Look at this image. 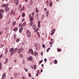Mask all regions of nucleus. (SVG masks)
Listing matches in <instances>:
<instances>
[{"mask_svg":"<svg viewBox=\"0 0 79 79\" xmlns=\"http://www.w3.org/2000/svg\"><path fill=\"white\" fill-rule=\"evenodd\" d=\"M17 50H18V48H16L15 49L13 48H11L10 49L9 51L10 52L11 56H12V55H13L14 54L16 53L17 52Z\"/></svg>","mask_w":79,"mask_h":79,"instance_id":"1","label":"nucleus"},{"mask_svg":"<svg viewBox=\"0 0 79 79\" xmlns=\"http://www.w3.org/2000/svg\"><path fill=\"white\" fill-rule=\"evenodd\" d=\"M26 34L28 37H31V31H30L27 30L26 31Z\"/></svg>","mask_w":79,"mask_h":79,"instance_id":"2","label":"nucleus"},{"mask_svg":"<svg viewBox=\"0 0 79 79\" xmlns=\"http://www.w3.org/2000/svg\"><path fill=\"white\" fill-rule=\"evenodd\" d=\"M9 6V4H3L2 5V7H4V8H5L6 7V6Z\"/></svg>","mask_w":79,"mask_h":79,"instance_id":"3","label":"nucleus"},{"mask_svg":"<svg viewBox=\"0 0 79 79\" xmlns=\"http://www.w3.org/2000/svg\"><path fill=\"white\" fill-rule=\"evenodd\" d=\"M6 77V73H5L3 74L1 79H4Z\"/></svg>","mask_w":79,"mask_h":79,"instance_id":"4","label":"nucleus"},{"mask_svg":"<svg viewBox=\"0 0 79 79\" xmlns=\"http://www.w3.org/2000/svg\"><path fill=\"white\" fill-rule=\"evenodd\" d=\"M33 59H32V57L30 56L28 58V60L29 61H32Z\"/></svg>","mask_w":79,"mask_h":79,"instance_id":"5","label":"nucleus"},{"mask_svg":"<svg viewBox=\"0 0 79 79\" xmlns=\"http://www.w3.org/2000/svg\"><path fill=\"white\" fill-rule=\"evenodd\" d=\"M9 10H10V8L8 7H7L5 8V11L6 12H7V11H8Z\"/></svg>","mask_w":79,"mask_h":79,"instance_id":"6","label":"nucleus"},{"mask_svg":"<svg viewBox=\"0 0 79 79\" xmlns=\"http://www.w3.org/2000/svg\"><path fill=\"white\" fill-rule=\"evenodd\" d=\"M55 31V29H52V33L51 34V35H52L54 34Z\"/></svg>","mask_w":79,"mask_h":79,"instance_id":"7","label":"nucleus"},{"mask_svg":"<svg viewBox=\"0 0 79 79\" xmlns=\"http://www.w3.org/2000/svg\"><path fill=\"white\" fill-rule=\"evenodd\" d=\"M23 30V27H21L19 28V32L20 33H21L22 31Z\"/></svg>","mask_w":79,"mask_h":79,"instance_id":"8","label":"nucleus"},{"mask_svg":"<svg viewBox=\"0 0 79 79\" xmlns=\"http://www.w3.org/2000/svg\"><path fill=\"white\" fill-rule=\"evenodd\" d=\"M4 12H5L4 10L2 9L0 10V14H2V13H4Z\"/></svg>","mask_w":79,"mask_h":79,"instance_id":"9","label":"nucleus"},{"mask_svg":"<svg viewBox=\"0 0 79 79\" xmlns=\"http://www.w3.org/2000/svg\"><path fill=\"white\" fill-rule=\"evenodd\" d=\"M30 21L32 22L33 21L34 19V17H32L30 18Z\"/></svg>","mask_w":79,"mask_h":79,"instance_id":"10","label":"nucleus"},{"mask_svg":"<svg viewBox=\"0 0 79 79\" xmlns=\"http://www.w3.org/2000/svg\"><path fill=\"white\" fill-rule=\"evenodd\" d=\"M8 58H6V61L4 62L5 64H6L8 63Z\"/></svg>","mask_w":79,"mask_h":79,"instance_id":"11","label":"nucleus"},{"mask_svg":"<svg viewBox=\"0 0 79 79\" xmlns=\"http://www.w3.org/2000/svg\"><path fill=\"white\" fill-rule=\"evenodd\" d=\"M21 48H19L17 51V53H21Z\"/></svg>","mask_w":79,"mask_h":79,"instance_id":"12","label":"nucleus"},{"mask_svg":"<svg viewBox=\"0 0 79 79\" xmlns=\"http://www.w3.org/2000/svg\"><path fill=\"white\" fill-rule=\"evenodd\" d=\"M22 8H23L22 9H21L20 10V12H21L22 11V10H23H23H24L25 9V7L24 6H23Z\"/></svg>","mask_w":79,"mask_h":79,"instance_id":"13","label":"nucleus"},{"mask_svg":"<svg viewBox=\"0 0 79 79\" xmlns=\"http://www.w3.org/2000/svg\"><path fill=\"white\" fill-rule=\"evenodd\" d=\"M40 27V21H38V27Z\"/></svg>","mask_w":79,"mask_h":79,"instance_id":"14","label":"nucleus"},{"mask_svg":"<svg viewBox=\"0 0 79 79\" xmlns=\"http://www.w3.org/2000/svg\"><path fill=\"white\" fill-rule=\"evenodd\" d=\"M34 55H35V56H38V53L37 52H35L34 53Z\"/></svg>","mask_w":79,"mask_h":79,"instance_id":"15","label":"nucleus"},{"mask_svg":"<svg viewBox=\"0 0 79 79\" xmlns=\"http://www.w3.org/2000/svg\"><path fill=\"white\" fill-rule=\"evenodd\" d=\"M37 34L38 35V38H40V33H39V31H37Z\"/></svg>","mask_w":79,"mask_h":79,"instance_id":"16","label":"nucleus"},{"mask_svg":"<svg viewBox=\"0 0 79 79\" xmlns=\"http://www.w3.org/2000/svg\"><path fill=\"white\" fill-rule=\"evenodd\" d=\"M14 31H18V27H16L13 29Z\"/></svg>","mask_w":79,"mask_h":79,"instance_id":"17","label":"nucleus"},{"mask_svg":"<svg viewBox=\"0 0 79 79\" xmlns=\"http://www.w3.org/2000/svg\"><path fill=\"white\" fill-rule=\"evenodd\" d=\"M19 3V0H17L16 1L15 5H18V3Z\"/></svg>","mask_w":79,"mask_h":79,"instance_id":"18","label":"nucleus"},{"mask_svg":"<svg viewBox=\"0 0 79 79\" xmlns=\"http://www.w3.org/2000/svg\"><path fill=\"white\" fill-rule=\"evenodd\" d=\"M48 14H49V11H47L46 12V16L47 17H48Z\"/></svg>","mask_w":79,"mask_h":79,"instance_id":"19","label":"nucleus"},{"mask_svg":"<svg viewBox=\"0 0 79 79\" xmlns=\"http://www.w3.org/2000/svg\"><path fill=\"white\" fill-rule=\"evenodd\" d=\"M35 10L36 11V13H38L39 12V10H38L37 7L35 8Z\"/></svg>","mask_w":79,"mask_h":79,"instance_id":"20","label":"nucleus"},{"mask_svg":"<svg viewBox=\"0 0 79 79\" xmlns=\"http://www.w3.org/2000/svg\"><path fill=\"white\" fill-rule=\"evenodd\" d=\"M33 28L34 30L35 29H36V26L35 25H33Z\"/></svg>","mask_w":79,"mask_h":79,"instance_id":"21","label":"nucleus"},{"mask_svg":"<svg viewBox=\"0 0 79 79\" xmlns=\"http://www.w3.org/2000/svg\"><path fill=\"white\" fill-rule=\"evenodd\" d=\"M19 27H23V24L21 23H19Z\"/></svg>","mask_w":79,"mask_h":79,"instance_id":"22","label":"nucleus"},{"mask_svg":"<svg viewBox=\"0 0 79 79\" xmlns=\"http://www.w3.org/2000/svg\"><path fill=\"white\" fill-rule=\"evenodd\" d=\"M2 18H3V15H2V14L0 13V19H1V18L2 19Z\"/></svg>","mask_w":79,"mask_h":79,"instance_id":"23","label":"nucleus"},{"mask_svg":"<svg viewBox=\"0 0 79 79\" xmlns=\"http://www.w3.org/2000/svg\"><path fill=\"white\" fill-rule=\"evenodd\" d=\"M43 62V60H40L39 63V64H40V63H42Z\"/></svg>","mask_w":79,"mask_h":79,"instance_id":"24","label":"nucleus"},{"mask_svg":"<svg viewBox=\"0 0 79 79\" xmlns=\"http://www.w3.org/2000/svg\"><path fill=\"white\" fill-rule=\"evenodd\" d=\"M26 15L24 13H23L22 15V16L23 17H24Z\"/></svg>","mask_w":79,"mask_h":79,"instance_id":"25","label":"nucleus"},{"mask_svg":"<svg viewBox=\"0 0 79 79\" xmlns=\"http://www.w3.org/2000/svg\"><path fill=\"white\" fill-rule=\"evenodd\" d=\"M13 11H14V10H12V11H11L10 12V15H13Z\"/></svg>","mask_w":79,"mask_h":79,"instance_id":"26","label":"nucleus"},{"mask_svg":"<svg viewBox=\"0 0 79 79\" xmlns=\"http://www.w3.org/2000/svg\"><path fill=\"white\" fill-rule=\"evenodd\" d=\"M26 24V23L24 22L23 23V26H25V25Z\"/></svg>","mask_w":79,"mask_h":79,"instance_id":"27","label":"nucleus"},{"mask_svg":"<svg viewBox=\"0 0 79 79\" xmlns=\"http://www.w3.org/2000/svg\"><path fill=\"white\" fill-rule=\"evenodd\" d=\"M54 63L55 64H57V63H58V61H57V60H54Z\"/></svg>","mask_w":79,"mask_h":79,"instance_id":"28","label":"nucleus"},{"mask_svg":"<svg viewBox=\"0 0 79 79\" xmlns=\"http://www.w3.org/2000/svg\"><path fill=\"white\" fill-rule=\"evenodd\" d=\"M5 52L6 53H7L8 52V49L7 48L5 49Z\"/></svg>","mask_w":79,"mask_h":79,"instance_id":"29","label":"nucleus"},{"mask_svg":"<svg viewBox=\"0 0 79 79\" xmlns=\"http://www.w3.org/2000/svg\"><path fill=\"white\" fill-rule=\"evenodd\" d=\"M52 5H53L52 3V2H51L50 3V6H52Z\"/></svg>","mask_w":79,"mask_h":79,"instance_id":"30","label":"nucleus"},{"mask_svg":"<svg viewBox=\"0 0 79 79\" xmlns=\"http://www.w3.org/2000/svg\"><path fill=\"white\" fill-rule=\"evenodd\" d=\"M33 23H34L33 22H32V21L30 23V26H32V25L33 24Z\"/></svg>","mask_w":79,"mask_h":79,"instance_id":"31","label":"nucleus"},{"mask_svg":"<svg viewBox=\"0 0 79 79\" xmlns=\"http://www.w3.org/2000/svg\"><path fill=\"white\" fill-rule=\"evenodd\" d=\"M35 13V12H33L31 14V15H32V16H33V17H34V16Z\"/></svg>","mask_w":79,"mask_h":79,"instance_id":"32","label":"nucleus"},{"mask_svg":"<svg viewBox=\"0 0 79 79\" xmlns=\"http://www.w3.org/2000/svg\"><path fill=\"white\" fill-rule=\"evenodd\" d=\"M38 16H39V13H37L35 15V17L36 18V17H38Z\"/></svg>","mask_w":79,"mask_h":79,"instance_id":"33","label":"nucleus"},{"mask_svg":"<svg viewBox=\"0 0 79 79\" xmlns=\"http://www.w3.org/2000/svg\"><path fill=\"white\" fill-rule=\"evenodd\" d=\"M19 41H20V39H19V38L17 39L16 40L17 42H19Z\"/></svg>","mask_w":79,"mask_h":79,"instance_id":"34","label":"nucleus"},{"mask_svg":"<svg viewBox=\"0 0 79 79\" xmlns=\"http://www.w3.org/2000/svg\"><path fill=\"white\" fill-rule=\"evenodd\" d=\"M58 52H61V49H57Z\"/></svg>","mask_w":79,"mask_h":79,"instance_id":"35","label":"nucleus"},{"mask_svg":"<svg viewBox=\"0 0 79 79\" xmlns=\"http://www.w3.org/2000/svg\"><path fill=\"white\" fill-rule=\"evenodd\" d=\"M49 44L50 45H52L53 44V41H51L49 42Z\"/></svg>","mask_w":79,"mask_h":79,"instance_id":"36","label":"nucleus"},{"mask_svg":"<svg viewBox=\"0 0 79 79\" xmlns=\"http://www.w3.org/2000/svg\"><path fill=\"white\" fill-rule=\"evenodd\" d=\"M32 17H33V16H32V15H31L30 14L29 15V18H32Z\"/></svg>","mask_w":79,"mask_h":79,"instance_id":"37","label":"nucleus"},{"mask_svg":"<svg viewBox=\"0 0 79 79\" xmlns=\"http://www.w3.org/2000/svg\"><path fill=\"white\" fill-rule=\"evenodd\" d=\"M31 53L32 54V55H34V52H33V50H32L31 51Z\"/></svg>","mask_w":79,"mask_h":79,"instance_id":"38","label":"nucleus"},{"mask_svg":"<svg viewBox=\"0 0 79 79\" xmlns=\"http://www.w3.org/2000/svg\"><path fill=\"white\" fill-rule=\"evenodd\" d=\"M32 50V49H30L29 50V51L28 52V53H30V52H31Z\"/></svg>","mask_w":79,"mask_h":79,"instance_id":"39","label":"nucleus"},{"mask_svg":"<svg viewBox=\"0 0 79 79\" xmlns=\"http://www.w3.org/2000/svg\"><path fill=\"white\" fill-rule=\"evenodd\" d=\"M37 31H39V29L38 28H37L36 30L35 31V33Z\"/></svg>","mask_w":79,"mask_h":79,"instance_id":"40","label":"nucleus"},{"mask_svg":"<svg viewBox=\"0 0 79 79\" xmlns=\"http://www.w3.org/2000/svg\"><path fill=\"white\" fill-rule=\"evenodd\" d=\"M37 73V74H40V71H39V70H38Z\"/></svg>","mask_w":79,"mask_h":79,"instance_id":"41","label":"nucleus"},{"mask_svg":"<svg viewBox=\"0 0 79 79\" xmlns=\"http://www.w3.org/2000/svg\"><path fill=\"white\" fill-rule=\"evenodd\" d=\"M34 69H35H35H36V65H34Z\"/></svg>","mask_w":79,"mask_h":79,"instance_id":"42","label":"nucleus"},{"mask_svg":"<svg viewBox=\"0 0 79 79\" xmlns=\"http://www.w3.org/2000/svg\"><path fill=\"white\" fill-rule=\"evenodd\" d=\"M15 24H16V22L14 21L13 23V25H15Z\"/></svg>","mask_w":79,"mask_h":79,"instance_id":"43","label":"nucleus"},{"mask_svg":"<svg viewBox=\"0 0 79 79\" xmlns=\"http://www.w3.org/2000/svg\"><path fill=\"white\" fill-rule=\"evenodd\" d=\"M2 56H3V54H1V55L0 56V58H2Z\"/></svg>","mask_w":79,"mask_h":79,"instance_id":"44","label":"nucleus"},{"mask_svg":"<svg viewBox=\"0 0 79 79\" xmlns=\"http://www.w3.org/2000/svg\"><path fill=\"white\" fill-rule=\"evenodd\" d=\"M20 57H21V58L23 57V54H20Z\"/></svg>","mask_w":79,"mask_h":79,"instance_id":"45","label":"nucleus"},{"mask_svg":"<svg viewBox=\"0 0 79 79\" xmlns=\"http://www.w3.org/2000/svg\"><path fill=\"white\" fill-rule=\"evenodd\" d=\"M24 69L25 70V71H26V72H27V71H28V70H27V69Z\"/></svg>","mask_w":79,"mask_h":79,"instance_id":"46","label":"nucleus"},{"mask_svg":"<svg viewBox=\"0 0 79 79\" xmlns=\"http://www.w3.org/2000/svg\"><path fill=\"white\" fill-rule=\"evenodd\" d=\"M21 6H22L21 5H19V8L20 9H21Z\"/></svg>","mask_w":79,"mask_h":79,"instance_id":"47","label":"nucleus"},{"mask_svg":"<svg viewBox=\"0 0 79 79\" xmlns=\"http://www.w3.org/2000/svg\"><path fill=\"white\" fill-rule=\"evenodd\" d=\"M14 39H15V40H16V36H14Z\"/></svg>","mask_w":79,"mask_h":79,"instance_id":"48","label":"nucleus"},{"mask_svg":"<svg viewBox=\"0 0 79 79\" xmlns=\"http://www.w3.org/2000/svg\"><path fill=\"white\" fill-rule=\"evenodd\" d=\"M42 47L43 48H45V45L44 44H43V45H42Z\"/></svg>","mask_w":79,"mask_h":79,"instance_id":"49","label":"nucleus"},{"mask_svg":"<svg viewBox=\"0 0 79 79\" xmlns=\"http://www.w3.org/2000/svg\"><path fill=\"white\" fill-rule=\"evenodd\" d=\"M47 8H45L44 9V11H47Z\"/></svg>","mask_w":79,"mask_h":79,"instance_id":"50","label":"nucleus"},{"mask_svg":"<svg viewBox=\"0 0 79 79\" xmlns=\"http://www.w3.org/2000/svg\"><path fill=\"white\" fill-rule=\"evenodd\" d=\"M28 76H29V77H31V73H29L28 74Z\"/></svg>","mask_w":79,"mask_h":79,"instance_id":"51","label":"nucleus"},{"mask_svg":"<svg viewBox=\"0 0 79 79\" xmlns=\"http://www.w3.org/2000/svg\"><path fill=\"white\" fill-rule=\"evenodd\" d=\"M15 14H16V12H14L13 14V16L15 15Z\"/></svg>","mask_w":79,"mask_h":79,"instance_id":"52","label":"nucleus"},{"mask_svg":"<svg viewBox=\"0 0 79 79\" xmlns=\"http://www.w3.org/2000/svg\"><path fill=\"white\" fill-rule=\"evenodd\" d=\"M2 66V63H0V66Z\"/></svg>","mask_w":79,"mask_h":79,"instance_id":"53","label":"nucleus"},{"mask_svg":"<svg viewBox=\"0 0 79 79\" xmlns=\"http://www.w3.org/2000/svg\"><path fill=\"white\" fill-rule=\"evenodd\" d=\"M44 60L45 62H47V59H44Z\"/></svg>","mask_w":79,"mask_h":79,"instance_id":"54","label":"nucleus"},{"mask_svg":"<svg viewBox=\"0 0 79 79\" xmlns=\"http://www.w3.org/2000/svg\"><path fill=\"white\" fill-rule=\"evenodd\" d=\"M44 17V15H42V19H43V18Z\"/></svg>","mask_w":79,"mask_h":79,"instance_id":"55","label":"nucleus"},{"mask_svg":"<svg viewBox=\"0 0 79 79\" xmlns=\"http://www.w3.org/2000/svg\"><path fill=\"white\" fill-rule=\"evenodd\" d=\"M41 55H42V56L43 55V53L42 52H41Z\"/></svg>","mask_w":79,"mask_h":79,"instance_id":"56","label":"nucleus"},{"mask_svg":"<svg viewBox=\"0 0 79 79\" xmlns=\"http://www.w3.org/2000/svg\"><path fill=\"white\" fill-rule=\"evenodd\" d=\"M2 67L0 66V70H1V69H2Z\"/></svg>","mask_w":79,"mask_h":79,"instance_id":"57","label":"nucleus"},{"mask_svg":"<svg viewBox=\"0 0 79 79\" xmlns=\"http://www.w3.org/2000/svg\"><path fill=\"white\" fill-rule=\"evenodd\" d=\"M50 40H51V41H53V39H50Z\"/></svg>","mask_w":79,"mask_h":79,"instance_id":"58","label":"nucleus"},{"mask_svg":"<svg viewBox=\"0 0 79 79\" xmlns=\"http://www.w3.org/2000/svg\"><path fill=\"white\" fill-rule=\"evenodd\" d=\"M31 68H32V69H34V66H31Z\"/></svg>","mask_w":79,"mask_h":79,"instance_id":"59","label":"nucleus"},{"mask_svg":"<svg viewBox=\"0 0 79 79\" xmlns=\"http://www.w3.org/2000/svg\"><path fill=\"white\" fill-rule=\"evenodd\" d=\"M24 21V18H23V19L22 20V21Z\"/></svg>","mask_w":79,"mask_h":79,"instance_id":"60","label":"nucleus"},{"mask_svg":"<svg viewBox=\"0 0 79 79\" xmlns=\"http://www.w3.org/2000/svg\"><path fill=\"white\" fill-rule=\"evenodd\" d=\"M42 72H43V70L41 69V73H42Z\"/></svg>","mask_w":79,"mask_h":79,"instance_id":"61","label":"nucleus"},{"mask_svg":"<svg viewBox=\"0 0 79 79\" xmlns=\"http://www.w3.org/2000/svg\"><path fill=\"white\" fill-rule=\"evenodd\" d=\"M21 50H22V51H24V49H23V48H22Z\"/></svg>","mask_w":79,"mask_h":79,"instance_id":"62","label":"nucleus"},{"mask_svg":"<svg viewBox=\"0 0 79 79\" xmlns=\"http://www.w3.org/2000/svg\"><path fill=\"white\" fill-rule=\"evenodd\" d=\"M48 3V0H47L46 1V3Z\"/></svg>","mask_w":79,"mask_h":79,"instance_id":"63","label":"nucleus"},{"mask_svg":"<svg viewBox=\"0 0 79 79\" xmlns=\"http://www.w3.org/2000/svg\"><path fill=\"white\" fill-rule=\"evenodd\" d=\"M38 74H39L38 73L36 74V76H38V75H39Z\"/></svg>","mask_w":79,"mask_h":79,"instance_id":"64","label":"nucleus"}]
</instances>
